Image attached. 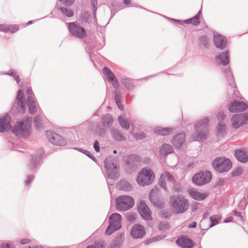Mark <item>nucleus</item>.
<instances>
[{
  "label": "nucleus",
  "mask_w": 248,
  "mask_h": 248,
  "mask_svg": "<svg viewBox=\"0 0 248 248\" xmlns=\"http://www.w3.org/2000/svg\"><path fill=\"white\" fill-rule=\"evenodd\" d=\"M15 80L17 82H19V78L18 76H16L15 77Z\"/></svg>",
  "instance_id": "bf43d9fd"
},
{
  "label": "nucleus",
  "mask_w": 248,
  "mask_h": 248,
  "mask_svg": "<svg viewBox=\"0 0 248 248\" xmlns=\"http://www.w3.org/2000/svg\"><path fill=\"white\" fill-rule=\"evenodd\" d=\"M113 153H114V154H116V151H114Z\"/></svg>",
  "instance_id": "0e129e2a"
},
{
  "label": "nucleus",
  "mask_w": 248,
  "mask_h": 248,
  "mask_svg": "<svg viewBox=\"0 0 248 248\" xmlns=\"http://www.w3.org/2000/svg\"><path fill=\"white\" fill-rule=\"evenodd\" d=\"M46 136L49 141L53 144L59 146H64L66 144V141L55 132L51 131H47Z\"/></svg>",
  "instance_id": "9d476101"
},
{
  "label": "nucleus",
  "mask_w": 248,
  "mask_h": 248,
  "mask_svg": "<svg viewBox=\"0 0 248 248\" xmlns=\"http://www.w3.org/2000/svg\"><path fill=\"white\" fill-rule=\"evenodd\" d=\"M87 248H103V246L100 244H96L94 245L89 246Z\"/></svg>",
  "instance_id": "8fccbe9b"
},
{
  "label": "nucleus",
  "mask_w": 248,
  "mask_h": 248,
  "mask_svg": "<svg viewBox=\"0 0 248 248\" xmlns=\"http://www.w3.org/2000/svg\"><path fill=\"white\" fill-rule=\"evenodd\" d=\"M127 219L129 221H133L136 219V217L135 214H131L127 216Z\"/></svg>",
  "instance_id": "09e8293b"
},
{
  "label": "nucleus",
  "mask_w": 248,
  "mask_h": 248,
  "mask_svg": "<svg viewBox=\"0 0 248 248\" xmlns=\"http://www.w3.org/2000/svg\"><path fill=\"white\" fill-rule=\"evenodd\" d=\"M155 175L151 169H142L139 172L138 178V183L142 186L151 184L154 181Z\"/></svg>",
  "instance_id": "f257e3e1"
},
{
  "label": "nucleus",
  "mask_w": 248,
  "mask_h": 248,
  "mask_svg": "<svg viewBox=\"0 0 248 248\" xmlns=\"http://www.w3.org/2000/svg\"><path fill=\"white\" fill-rule=\"evenodd\" d=\"M118 119L120 124L123 128L125 129H128L129 128L130 124L129 122L124 120L122 116H119Z\"/></svg>",
  "instance_id": "473e14b6"
},
{
  "label": "nucleus",
  "mask_w": 248,
  "mask_h": 248,
  "mask_svg": "<svg viewBox=\"0 0 248 248\" xmlns=\"http://www.w3.org/2000/svg\"><path fill=\"white\" fill-rule=\"evenodd\" d=\"M122 83L127 89H130L132 87L129 79L127 78H123Z\"/></svg>",
  "instance_id": "a19ab883"
},
{
  "label": "nucleus",
  "mask_w": 248,
  "mask_h": 248,
  "mask_svg": "<svg viewBox=\"0 0 248 248\" xmlns=\"http://www.w3.org/2000/svg\"><path fill=\"white\" fill-rule=\"evenodd\" d=\"M130 0H124V2L126 5L129 4L130 3Z\"/></svg>",
  "instance_id": "13d9d810"
},
{
  "label": "nucleus",
  "mask_w": 248,
  "mask_h": 248,
  "mask_svg": "<svg viewBox=\"0 0 248 248\" xmlns=\"http://www.w3.org/2000/svg\"><path fill=\"white\" fill-rule=\"evenodd\" d=\"M31 242V240L29 238L22 239L20 241V244L22 245L30 243Z\"/></svg>",
  "instance_id": "a18cd8bd"
},
{
  "label": "nucleus",
  "mask_w": 248,
  "mask_h": 248,
  "mask_svg": "<svg viewBox=\"0 0 248 248\" xmlns=\"http://www.w3.org/2000/svg\"><path fill=\"white\" fill-rule=\"evenodd\" d=\"M185 22L187 24H191L194 26H197L200 23V16L198 14L193 17L185 20Z\"/></svg>",
  "instance_id": "7c9ffc66"
},
{
  "label": "nucleus",
  "mask_w": 248,
  "mask_h": 248,
  "mask_svg": "<svg viewBox=\"0 0 248 248\" xmlns=\"http://www.w3.org/2000/svg\"><path fill=\"white\" fill-rule=\"evenodd\" d=\"M156 191V189H152L150 193V199L155 205L157 207H161L162 205V202L155 196V194Z\"/></svg>",
  "instance_id": "bb28decb"
},
{
  "label": "nucleus",
  "mask_w": 248,
  "mask_h": 248,
  "mask_svg": "<svg viewBox=\"0 0 248 248\" xmlns=\"http://www.w3.org/2000/svg\"><path fill=\"white\" fill-rule=\"evenodd\" d=\"M200 44L203 46H206L209 44V39L205 36H202L199 39Z\"/></svg>",
  "instance_id": "ea45409f"
},
{
  "label": "nucleus",
  "mask_w": 248,
  "mask_h": 248,
  "mask_svg": "<svg viewBox=\"0 0 248 248\" xmlns=\"http://www.w3.org/2000/svg\"><path fill=\"white\" fill-rule=\"evenodd\" d=\"M120 185L121 186V188L124 190L128 191L131 189V186L126 181H121L120 183Z\"/></svg>",
  "instance_id": "c9c22d12"
},
{
  "label": "nucleus",
  "mask_w": 248,
  "mask_h": 248,
  "mask_svg": "<svg viewBox=\"0 0 248 248\" xmlns=\"http://www.w3.org/2000/svg\"><path fill=\"white\" fill-rule=\"evenodd\" d=\"M91 3L92 4L93 7L95 8V10H96V6L97 4V0H91Z\"/></svg>",
  "instance_id": "603ef678"
},
{
  "label": "nucleus",
  "mask_w": 248,
  "mask_h": 248,
  "mask_svg": "<svg viewBox=\"0 0 248 248\" xmlns=\"http://www.w3.org/2000/svg\"><path fill=\"white\" fill-rule=\"evenodd\" d=\"M210 219L211 221V224L210 225L209 228H211L216 225L219 222L220 218L218 217L212 216L210 217Z\"/></svg>",
  "instance_id": "58836bf2"
},
{
  "label": "nucleus",
  "mask_w": 248,
  "mask_h": 248,
  "mask_svg": "<svg viewBox=\"0 0 248 248\" xmlns=\"http://www.w3.org/2000/svg\"><path fill=\"white\" fill-rule=\"evenodd\" d=\"M15 72H13H13H12V74L14 75V74H15Z\"/></svg>",
  "instance_id": "e2e57ef3"
},
{
  "label": "nucleus",
  "mask_w": 248,
  "mask_h": 248,
  "mask_svg": "<svg viewBox=\"0 0 248 248\" xmlns=\"http://www.w3.org/2000/svg\"><path fill=\"white\" fill-rule=\"evenodd\" d=\"M29 112L34 114L37 112V104L32 96H28L27 100Z\"/></svg>",
  "instance_id": "4be33fe9"
},
{
  "label": "nucleus",
  "mask_w": 248,
  "mask_h": 248,
  "mask_svg": "<svg viewBox=\"0 0 248 248\" xmlns=\"http://www.w3.org/2000/svg\"><path fill=\"white\" fill-rule=\"evenodd\" d=\"M213 168L219 172L227 171L232 168V163L224 157H217L212 162Z\"/></svg>",
  "instance_id": "7ed1b4c3"
},
{
  "label": "nucleus",
  "mask_w": 248,
  "mask_h": 248,
  "mask_svg": "<svg viewBox=\"0 0 248 248\" xmlns=\"http://www.w3.org/2000/svg\"><path fill=\"white\" fill-rule=\"evenodd\" d=\"M186 136L184 133L177 135L173 139V143L175 146L180 147L184 142Z\"/></svg>",
  "instance_id": "a878e982"
},
{
  "label": "nucleus",
  "mask_w": 248,
  "mask_h": 248,
  "mask_svg": "<svg viewBox=\"0 0 248 248\" xmlns=\"http://www.w3.org/2000/svg\"><path fill=\"white\" fill-rule=\"evenodd\" d=\"M33 177L32 176H28L27 180L25 181V184L26 185H28L30 184V183L33 180Z\"/></svg>",
  "instance_id": "de8ad7c7"
},
{
  "label": "nucleus",
  "mask_w": 248,
  "mask_h": 248,
  "mask_svg": "<svg viewBox=\"0 0 248 248\" xmlns=\"http://www.w3.org/2000/svg\"><path fill=\"white\" fill-rule=\"evenodd\" d=\"M175 179L168 172H165L160 176L159 179L160 186L165 189L168 188H174Z\"/></svg>",
  "instance_id": "0eeeda50"
},
{
  "label": "nucleus",
  "mask_w": 248,
  "mask_h": 248,
  "mask_svg": "<svg viewBox=\"0 0 248 248\" xmlns=\"http://www.w3.org/2000/svg\"><path fill=\"white\" fill-rule=\"evenodd\" d=\"M30 127L31 123L29 122L18 123L14 126L13 132L19 137H24L29 134Z\"/></svg>",
  "instance_id": "6e6552de"
},
{
  "label": "nucleus",
  "mask_w": 248,
  "mask_h": 248,
  "mask_svg": "<svg viewBox=\"0 0 248 248\" xmlns=\"http://www.w3.org/2000/svg\"><path fill=\"white\" fill-rule=\"evenodd\" d=\"M11 118L8 115L0 117V132L8 131L11 128Z\"/></svg>",
  "instance_id": "f3484780"
},
{
  "label": "nucleus",
  "mask_w": 248,
  "mask_h": 248,
  "mask_svg": "<svg viewBox=\"0 0 248 248\" xmlns=\"http://www.w3.org/2000/svg\"><path fill=\"white\" fill-rule=\"evenodd\" d=\"M248 108V106L243 101H233L229 106V110L232 113L244 111Z\"/></svg>",
  "instance_id": "f8f14e48"
},
{
  "label": "nucleus",
  "mask_w": 248,
  "mask_h": 248,
  "mask_svg": "<svg viewBox=\"0 0 248 248\" xmlns=\"http://www.w3.org/2000/svg\"><path fill=\"white\" fill-rule=\"evenodd\" d=\"M116 208L119 211H126L134 204V201L131 197L122 196L118 197L116 200Z\"/></svg>",
  "instance_id": "20e7f679"
},
{
  "label": "nucleus",
  "mask_w": 248,
  "mask_h": 248,
  "mask_svg": "<svg viewBox=\"0 0 248 248\" xmlns=\"http://www.w3.org/2000/svg\"><path fill=\"white\" fill-rule=\"evenodd\" d=\"M32 23V21H30L28 22V23L27 24H31Z\"/></svg>",
  "instance_id": "680f3d73"
},
{
  "label": "nucleus",
  "mask_w": 248,
  "mask_h": 248,
  "mask_svg": "<svg viewBox=\"0 0 248 248\" xmlns=\"http://www.w3.org/2000/svg\"><path fill=\"white\" fill-rule=\"evenodd\" d=\"M225 131V125L223 124L219 123L217 126V133L222 134Z\"/></svg>",
  "instance_id": "4c0bfd02"
},
{
  "label": "nucleus",
  "mask_w": 248,
  "mask_h": 248,
  "mask_svg": "<svg viewBox=\"0 0 248 248\" xmlns=\"http://www.w3.org/2000/svg\"><path fill=\"white\" fill-rule=\"evenodd\" d=\"M27 93L29 95L28 96H32L33 92L31 88H28L27 90Z\"/></svg>",
  "instance_id": "3c124183"
},
{
  "label": "nucleus",
  "mask_w": 248,
  "mask_h": 248,
  "mask_svg": "<svg viewBox=\"0 0 248 248\" xmlns=\"http://www.w3.org/2000/svg\"><path fill=\"white\" fill-rule=\"evenodd\" d=\"M233 219V218L232 217H228L226 220H225V222H231Z\"/></svg>",
  "instance_id": "4d7b16f0"
},
{
  "label": "nucleus",
  "mask_w": 248,
  "mask_h": 248,
  "mask_svg": "<svg viewBox=\"0 0 248 248\" xmlns=\"http://www.w3.org/2000/svg\"><path fill=\"white\" fill-rule=\"evenodd\" d=\"M93 146H94V148L95 150L97 152H98L99 151V150H100L99 144L97 140H96L94 142Z\"/></svg>",
  "instance_id": "49530a36"
},
{
  "label": "nucleus",
  "mask_w": 248,
  "mask_h": 248,
  "mask_svg": "<svg viewBox=\"0 0 248 248\" xmlns=\"http://www.w3.org/2000/svg\"><path fill=\"white\" fill-rule=\"evenodd\" d=\"M105 167L108 170V175L110 178H115L117 176V166L112 164L113 168L107 162V159L105 161Z\"/></svg>",
  "instance_id": "412c9836"
},
{
  "label": "nucleus",
  "mask_w": 248,
  "mask_h": 248,
  "mask_svg": "<svg viewBox=\"0 0 248 248\" xmlns=\"http://www.w3.org/2000/svg\"><path fill=\"white\" fill-rule=\"evenodd\" d=\"M134 136L136 139L139 140L142 139L145 137L144 134L141 132L137 133L136 134H134Z\"/></svg>",
  "instance_id": "c03bdc74"
},
{
  "label": "nucleus",
  "mask_w": 248,
  "mask_h": 248,
  "mask_svg": "<svg viewBox=\"0 0 248 248\" xmlns=\"http://www.w3.org/2000/svg\"><path fill=\"white\" fill-rule=\"evenodd\" d=\"M113 135L115 140L118 141H122L125 139L124 138L121 134L120 132L117 130H114L113 131Z\"/></svg>",
  "instance_id": "f704fd0d"
},
{
  "label": "nucleus",
  "mask_w": 248,
  "mask_h": 248,
  "mask_svg": "<svg viewBox=\"0 0 248 248\" xmlns=\"http://www.w3.org/2000/svg\"><path fill=\"white\" fill-rule=\"evenodd\" d=\"M121 216L118 213L112 214L109 217V225L106 233L108 235L112 234L114 231L119 230L121 227Z\"/></svg>",
  "instance_id": "39448f33"
},
{
  "label": "nucleus",
  "mask_w": 248,
  "mask_h": 248,
  "mask_svg": "<svg viewBox=\"0 0 248 248\" xmlns=\"http://www.w3.org/2000/svg\"><path fill=\"white\" fill-rule=\"evenodd\" d=\"M113 123L112 116L109 114L103 116L102 118V124L104 127H108Z\"/></svg>",
  "instance_id": "cd10ccee"
},
{
  "label": "nucleus",
  "mask_w": 248,
  "mask_h": 248,
  "mask_svg": "<svg viewBox=\"0 0 248 248\" xmlns=\"http://www.w3.org/2000/svg\"><path fill=\"white\" fill-rule=\"evenodd\" d=\"M235 155L236 158L241 162L245 163L248 161V155L244 150H236Z\"/></svg>",
  "instance_id": "5701e85b"
},
{
  "label": "nucleus",
  "mask_w": 248,
  "mask_h": 248,
  "mask_svg": "<svg viewBox=\"0 0 248 248\" xmlns=\"http://www.w3.org/2000/svg\"><path fill=\"white\" fill-rule=\"evenodd\" d=\"M18 30V27L16 25H0V31H1L15 32Z\"/></svg>",
  "instance_id": "393cba45"
},
{
  "label": "nucleus",
  "mask_w": 248,
  "mask_h": 248,
  "mask_svg": "<svg viewBox=\"0 0 248 248\" xmlns=\"http://www.w3.org/2000/svg\"><path fill=\"white\" fill-rule=\"evenodd\" d=\"M60 10L63 14L68 17H71L74 15L73 11L70 9L61 8Z\"/></svg>",
  "instance_id": "e433bc0d"
},
{
  "label": "nucleus",
  "mask_w": 248,
  "mask_h": 248,
  "mask_svg": "<svg viewBox=\"0 0 248 248\" xmlns=\"http://www.w3.org/2000/svg\"><path fill=\"white\" fill-rule=\"evenodd\" d=\"M214 41L215 46L220 49H224L227 45L226 39L217 33L214 35Z\"/></svg>",
  "instance_id": "a211bd4d"
},
{
  "label": "nucleus",
  "mask_w": 248,
  "mask_h": 248,
  "mask_svg": "<svg viewBox=\"0 0 248 248\" xmlns=\"http://www.w3.org/2000/svg\"><path fill=\"white\" fill-rule=\"evenodd\" d=\"M188 192L192 198L197 201L203 200L208 196L206 193H202L193 189H188Z\"/></svg>",
  "instance_id": "aec40b11"
},
{
  "label": "nucleus",
  "mask_w": 248,
  "mask_h": 248,
  "mask_svg": "<svg viewBox=\"0 0 248 248\" xmlns=\"http://www.w3.org/2000/svg\"><path fill=\"white\" fill-rule=\"evenodd\" d=\"M232 126L238 128L248 121V113L234 115L231 119Z\"/></svg>",
  "instance_id": "9b49d317"
},
{
  "label": "nucleus",
  "mask_w": 248,
  "mask_h": 248,
  "mask_svg": "<svg viewBox=\"0 0 248 248\" xmlns=\"http://www.w3.org/2000/svg\"><path fill=\"white\" fill-rule=\"evenodd\" d=\"M155 132L159 135H166L170 133L172 131V129L170 128H157L155 129Z\"/></svg>",
  "instance_id": "2f4dec72"
},
{
  "label": "nucleus",
  "mask_w": 248,
  "mask_h": 248,
  "mask_svg": "<svg viewBox=\"0 0 248 248\" xmlns=\"http://www.w3.org/2000/svg\"><path fill=\"white\" fill-rule=\"evenodd\" d=\"M234 214L236 216L240 217L241 218V219H243V217L241 215V214L239 212L235 211Z\"/></svg>",
  "instance_id": "6e6d98bb"
},
{
  "label": "nucleus",
  "mask_w": 248,
  "mask_h": 248,
  "mask_svg": "<svg viewBox=\"0 0 248 248\" xmlns=\"http://www.w3.org/2000/svg\"><path fill=\"white\" fill-rule=\"evenodd\" d=\"M170 205L176 213H182L188 208L187 201L182 196L173 197L170 199Z\"/></svg>",
  "instance_id": "f03ea898"
},
{
  "label": "nucleus",
  "mask_w": 248,
  "mask_h": 248,
  "mask_svg": "<svg viewBox=\"0 0 248 248\" xmlns=\"http://www.w3.org/2000/svg\"><path fill=\"white\" fill-rule=\"evenodd\" d=\"M68 28L71 34L76 37L83 38L87 36L85 29L75 22L69 23Z\"/></svg>",
  "instance_id": "423d86ee"
},
{
  "label": "nucleus",
  "mask_w": 248,
  "mask_h": 248,
  "mask_svg": "<svg viewBox=\"0 0 248 248\" xmlns=\"http://www.w3.org/2000/svg\"><path fill=\"white\" fill-rule=\"evenodd\" d=\"M224 117V114L223 113L219 114L217 116V117L218 118V119H223Z\"/></svg>",
  "instance_id": "5fc2aeb1"
},
{
  "label": "nucleus",
  "mask_w": 248,
  "mask_h": 248,
  "mask_svg": "<svg viewBox=\"0 0 248 248\" xmlns=\"http://www.w3.org/2000/svg\"><path fill=\"white\" fill-rule=\"evenodd\" d=\"M16 101L18 105L21 106L23 110L24 111L26 109V107L25 103V97L23 90H18L16 97Z\"/></svg>",
  "instance_id": "b1692460"
},
{
  "label": "nucleus",
  "mask_w": 248,
  "mask_h": 248,
  "mask_svg": "<svg viewBox=\"0 0 248 248\" xmlns=\"http://www.w3.org/2000/svg\"><path fill=\"white\" fill-rule=\"evenodd\" d=\"M217 58L220 60V63L223 65H226L229 63V54L228 52H223L218 56Z\"/></svg>",
  "instance_id": "c85d7f7f"
},
{
  "label": "nucleus",
  "mask_w": 248,
  "mask_h": 248,
  "mask_svg": "<svg viewBox=\"0 0 248 248\" xmlns=\"http://www.w3.org/2000/svg\"><path fill=\"white\" fill-rule=\"evenodd\" d=\"M243 170L241 168H238L236 169L232 172L233 175L236 176H239L241 175L242 173Z\"/></svg>",
  "instance_id": "79ce46f5"
},
{
  "label": "nucleus",
  "mask_w": 248,
  "mask_h": 248,
  "mask_svg": "<svg viewBox=\"0 0 248 248\" xmlns=\"http://www.w3.org/2000/svg\"><path fill=\"white\" fill-rule=\"evenodd\" d=\"M176 244L183 248H192L194 245L192 240L185 236L179 238L176 241Z\"/></svg>",
  "instance_id": "6ab92c4d"
},
{
  "label": "nucleus",
  "mask_w": 248,
  "mask_h": 248,
  "mask_svg": "<svg viewBox=\"0 0 248 248\" xmlns=\"http://www.w3.org/2000/svg\"><path fill=\"white\" fill-rule=\"evenodd\" d=\"M42 117L41 115H36L34 119V122L37 127L40 128L43 125Z\"/></svg>",
  "instance_id": "72a5a7b5"
},
{
  "label": "nucleus",
  "mask_w": 248,
  "mask_h": 248,
  "mask_svg": "<svg viewBox=\"0 0 248 248\" xmlns=\"http://www.w3.org/2000/svg\"><path fill=\"white\" fill-rule=\"evenodd\" d=\"M102 72L106 76L107 80L111 83L114 88L117 89L119 87L118 80L109 69L104 67L102 69Z\"/></svg>",
  "instance_id": "dca6fc26"
},
{
  "label": "nucleus",
  "mask_w": 248,
  "mask_h": 248,
  "mask_svg": "<svg viewBox=\"0 0 248 248\" xmlns=\"http://www.w3.org/2000/svg\"><path fill=\"white\" fill-rule=\"evenodd\" d=\"M145 230L144 227L140 224H135L131 228L130 234L134 239L142 238L145 235Z\"/></svg>",
  "instance_id": "4468645a"
},
{
  "label": "nucleus",
  "mask_w": 248,
  "mask_h": 248,
  "mask_svg": "<svg viewBox=\"0 0 248 248\" xmlns=\"http://www.w3.org/2000/svg\"><path fill=\"white\" fill-rule=\"evenodd\" d=\"M211 178L212 175L210 172H201L194 175L192 181L195 185L201 186L209 183Z\"/></svg>",
  "instance_id": "1a4fd4ad"
},
{
  "label": "nucleus",
  "mask_w": 248,
  "mask_h": 248,
  "mask_svg": "<svg viewBox=\"0 0 248 248\" xmlns=\"http://www.w3.org/2000/svg\"><path fill=\"white\" fill-rule=\"evenodd\" d=\"M116 103H117V104H118V105L119 106V108H120L121 109H123V106H119V102L117 100H116Z\"/></svg>",
  "instance_id": "052dcab7"
},
{
  "label": "nucleus",
  "mask_w": 248,
  "mask_h": 248,
  "mask_svg": "<svg viewBox=\"0 0 248 248\" xmlns=\"http://www.w3.org/2000/svg\"><path fill=\"white\" fill-rule=\"evenodd\" d=\"M208 121L207 118H205L199 122L196 125L197 130H201L203 131V133H199L195 138V140H202L206 139V134L204 133L206 129V126L208 124Z\"/></svg>",
  "instance_id": "ddd939ff"
},
{
  "label": "nucleus",
  "mask_w": 248,
  "mask_h": 248,
  "mask_svg": "<svg viewBox=\"0 0 248 248\" xmlns=\"http://www.w3.org/2000/svg\"><path fill=\"white\" fill-rule=\"evenodd\" d=\"M2 248H15V246L10 243H4L1 244Z\"/></svg>",
  "instance_id": "37998d69"
},
{
  "label": "nucleus",
  "mask_w": 248,
  "mask_h": 248,
  "mask_svg": "<svg viewBox=\"0 0 248 248\" xmlns=\"http://www.w3.org/2000/svg\"><path fill=\"white\" fill-rule=\"evenodd\" d=\"M173 152L172 147L169 144H164L161 148L160 153L162 155H166Z\"/></svg>",
  "instance_id": "c756f323"
},
{
  "label": "nucleus",
  "mask_w": 248,
  "mask_h": 248,
  "mask_svg": "<svg viewBox=\"0 0 248 248\" xmlns=\"http://www.w3.org/2000/svg\"><path fill=\"white\" fill-rule=\"evenodd\" d=\"M138 211L141 217L145 220L152 219L151 213L148 207L142 202H140L138 205Z\"/></svg>",
  "instance_id": "2eb2a0df"
},
{
  "label": "nucleus",
  "mask_w": 248,
  "mask_h": 248,
  "mask_svg": "<svg viewBox=\"0 0 248 248\" xmlns=\"http://www.w3.org/2000/svg\"><path fill=\"white\" fill-rule=\"evenodd\" d=\"M196 225H197L196 222H193L191 224L189 225L188 227L191 228H195L196 227Z\"/></svg>",
  "instance_id": "864d4df0"
}]
</instances>
